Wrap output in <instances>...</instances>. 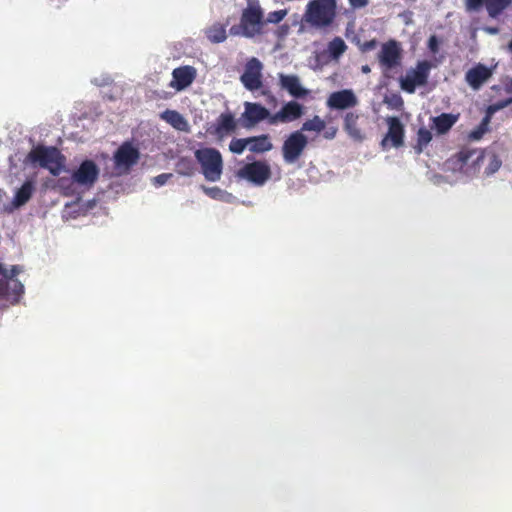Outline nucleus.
<instances>
[{
	"label": "nucleus",
	"instance_id": "obj_20",
	"mask_svg": "<svg viewBox=\"0 0 512 512\" xmlns=\"http://www.w3.org/2000/svg\"><path fill=\"white\" fill-rule=\"evenodd\" d=\"M172 76L173 81L170 86L181 91L192 84L196 76V70L192 66H183L174 69Z\"/></svg>",
	"mask_w": 512,
	"mask_h": 512
},
{
	"label": "nucleus",
	"instance_id": "obj_8",
	"mask_svg": "<svg viewBox=\"0 0 512 512\" xmlns=\"http://www.w3.org/2000/svg\"><path fill=\"white\" fill-rule=\"evenodd\" d=\"M21 272L22 268L19 265H13L8 271L0 263V296L13 295L19 297L24 292L23 284L15 279Z\"/></svg>",
	"mask_w": 512,
	"mask_h": 512
},
{
	"label": "nucleus",
	"instance_id": "obj_39",
	"mask_svg": "<svg viewBox=\"0 0 512 512\" xmlns=\"http://www.w3.org/2000/svg\"><path fill=\"white\" fill-rule=\"evenodd\" d=\"M428 48L430 49V51H432L433 53H436L438 52V49H439V42H438V39L435 35H432L430 36L429 40H428Z\"/></svg>",
	"mask_w": 512,
	"mask_h": 512
},
{
	"label": "nucleus",
	"instance_id": "obj_11",
	"mask_svg": "<svg viewBox=\"0 0 512 512\" xmlns=\"http://www.w3.org/2000/svg\"><path fill=\"white\" fill-rule=\"evenodd\" d=\"M262 69L263 65L259 59L253 57L247 61L240 76V81L247 90L256 91L262 87Z\"/></svg>",
	"mask_w": 512,
	"mask_h": 512
},
{
	"label": "nucleus",
	"instance_id": "obj_13",
	"mask_svg": "<svg viewBox=\"0 0 512 512\" xmlns=\"http://www.w3.org/2000/svg\"><path fill=\"white\" fill-rule=\"evenodd\" d=\"M271 116L272 113H270V111L260 103L245 102L244 112L242 113L241 118L243 120V126L245 128H251L263 120H266L270 125Z\"/></svg>",
	"mask_w": 512,
	"mask_h": 512
},
{
	"label": "nucleus",
	"instance_id": "obj_24",
	"mask_svg": "<svg viewBox=\"0 0 512 512\" xmlns=\"http://www.w3.org/2000/svg\"><path fill=\"white\" fill-rule=\"evenodd\" d=\"M458 119L459 114L442 113L432 118V129H435L438 134H445L454 126Z\"/></svg>",
	"mask_w": 512,
	"mask_h": 512
},
{
	"label": "nucleus",
	"instance_id": "obj_19",
	"mask_svg": "<svg viewBox=\"0 0 512 512\" xmlns=\"http://www.w3.org/2000/svg\"><path fill=\"white\" fill-rule=\"evenodd\" d=\"M491 76L492 70L479 63L466 72L465 80L471 88L478 90Z\"/></svg>",
	"mask_w": 512,
	"mask_h": 512
},
{
	"label": "nucleus",
	"instance_id": "obj_35",
	"mask_svg": "<svg viewBox=\"0 0 512 512\" xmlns=\"http://www.w3.org/2000/svg\"><path fill=\"white\" fill-rule=\"evenodd\" d=\"M261 95L265 97L268 105H270L274 108L278 105V100H277L276 96L271 92V90L263 89L261 91Z\"/></svg>",
	"mask_w": 512,
	"mask_h": 512
},
{
	"label": "nucleus",
	"instance_id": "obj_46",
	"mask_svg": "<svg viewBox=\"0 0 512 512\" xmlns=\"http://www.w3.org/2000/svg\"><path fill=\"white\" fill-rule=\"evenodd\" d=\"M485 30L490 34H496L498 32V28L487 27Z\"/></svg>",
	"mask_w": 512,
	"mask_h": 512
},
{
	"label": "nucleus",
	"instance_id": "obj_14",
	"mask_svg": "<svg viewBox=\"0 0 512 512\" xmlns=\"http://www.w3.org/2000/svg\"><path fill=\"white\" fill-rule=\"evenodd\" d=\"M304 114V107L295 100L288 101L282 105L279 111L272 113L270 125L290 123L298 120Z\"/></svg>",
	"mask_w": 512,
	"mask_h": 512
},
{
	"label": "nucleus",
	"instance_id": "obj_23",
	"mask_svg": "<svg viewBox=\"0 0 512 512\" xmlns=\"http://www.w3.org/2000/svg\"><path fill=\"white\" fill-rule=\"evenodd\" d=\"M358 120L359 114L355 112H347L344 115L343 128L351 139L361 142L364 139V134L358 126Z\"/></svg>",
	"mask_w": 512,
	"mask_h": 512
},
{
	"label": "nucleus",
	"instance_id": "obj_4",
	"mask_svg": "<svg viewBox=\"0 0 512 512\" xmlns=\"http://www.w3.org/2000/svg\"><path fill=\"white\" fill-rule=\"evenodd\" d=\"M194 155L201 166L205 179L210 182L219 181L223 172L221 153L215 148L206 147L197 149Z\"/></svg>",
	"mask_w": 512,
	"mask_h": 512
},
{
	"label": "nucleus",
	"instance_id": "obj_2",
	"mask_svg": "<svg viewBox=\"0 0 512 512\" xmlns=\"http://www.w3.org/2000/svg\"><path fill=\"white\" fill-rule=\"evenodd\" d=\"M265 25L264 10L259 0H247V6L242 10L239 24L233 25L229 33L232 36L254 38L263 33Z\"/></svg>",
	"mask_w": 512,
	"mask_h": 512
},
{
	"label": "nucleus",
	"instance_id": "obj_38",
	"mask_svg": "<svg viewBox=\"0 0 512 512\" xmlns=\"http://www.w3.org/2000/svg\"><path fill=\"white\" fill-rule=\"evenodd\" d=\"M473 154V151L472 150H461L457 157H458V160L460 162H462L463 164H466L468 162V160L470 159V157L472 156Z\"/></svg>",
	"mask_w": 512,
	"mask_h": 512
},
{
	"label": "nucleus",
	"instance_id": "obj_10",
	"mask_svg": "<svg viewBox=\"0 0 512 512\" xmlns=\"http://www.w3.org/2000/svg\"><path fill=\"white\" fill-rule=\"evenodd\" d=\"M140 153L130 142H124L114 153L115 168L120 173H128L137 164Z\"/></svg>",
	"mask_w": 512,
	"mask_h": 512
},
{
	"label": "nucleus",
	"instance_id": "obj_9",
	"mask_svg": "<svg viewBox=\"0 0 512 512\" xmlns=\"http://www.w3.org/2000/svg\"><path fill=\"white\" fill-rule=\"evenodd\" d=\"M237 176L261 186L271 177V169L265 161H254L245 164L237 172Z\"/></svg>",
	"mask_w": 512,
	"mask_h": 512
},
{
	"label": "nucleus",
	"instance_id": "obj_1",
	"mask_svg": "<svg viewBox=\"0 0 512 512\" xmlns=\"http://www.w3.org/2000/svg\"><path fill=\"white\" fill-rule=\"evenodd\" d=\"M337 8L324 0H310L301 19L300 31L308 29L326 31L336 19Z\"/></svg>",
	"mask_w": 512,
	"mask_h": 512
},
{
	"label": "nucleus",
	"instance_id": "obj_30",
	"mask_svg": "<svg viewBox=\"0 0 512 512\" xmlns=\"http://www.w3.org/2000/svg\"><path fill=\"white\" fill-rule=\"evenodd\" d=\"M325 126V121L322 120L319 116L315 115L312 119L303 123L300 131L302 133L303 131H314L319 133L324 130Z\"/></svg>",
	"mask_w": 512,
	"mask_h": 512
},
{
	"label": "nucleus",
	"instance_id": "obj_16",
	"mask_svg": "<svg viewBox=\"0 0 512 512\" xmlns=\"http://www.w3.org/2000/svg\"><path fill=\"white\" fill-rule=\"evenodd\" d=\"M278 85L295 99H305L310 91L303 87L300 78L295 74L278 73Z\"/></svg>",
	"mask_w": 512,
	"mask_h": 512
},
{
	"label": "nucleus",
	"instance_id": "obj_6",
	"mask_svg": "<svg viewBox=\"0 0 512 512\" xmlns=\"http://www.w3.org/2000/svg\"><path fill=\"white\" fill-rule=\"evenodd\" d=\"M378 62L383 74L389 77V72L400 67L402 63L400 43L393 39L383 43L378 53Z\"/></svg>",
	"mask_w": 512,
	"mask_h": 512
},
{
	"label": "nucleus",
	"instance_id": "obj_31",
	"mask_svg": "<svg viewBox=\"0 0 512 512\" xmlns=\"http://www.w3.org/2000/svg\"><path fill=\"white\" fill-rule=\"evenodd\" d=\"M432 140L431 132L426 128H420L417 133V146L419 147L418 151L421 152L422 148Z\"/></svg>",
	"mask_w": 512,
	"mask_h": 512
},
{
	"label": "nucleus",
	"instance_id": "obj_44",
	"mask_svg": "<svg viewBox=\"0 0 512 512\" xmlns=\"http://www.w3.org/2000/svg\"><path fill=\"white\" fill-rule=\"evenodd\" d=\"M277 32H278V35H279L280 37H284V36H286V35L288 34V32H289V26H288L287 24L281 25V26H279V28H278V31H277Z\"/></svg>",
	"mask_w": 512,
	"mask_h": 512
},
{
	"label": "nucleus",
	"instance_id": "obj_37",
	"mask_svg": "<svg viewBox=\"0 0 512 512\" xmlns=\"http://www.w3.org/2000/svg\"><path fill=\"white\" fill-rule=\"evenodd\" d=\"M172 176L170 173H162L158 176H156L153 181L156 186H162L164 185L168 179Z\"/></svg>",
	"mask_w": 512,
	"mask_h": 512
},
{
	"label": "nucleus",
	"instance_id": "obj_26",
	"mask_svg": "<svg viewBox=\"0 0 512 512\" xmlns=\"http://www.w3.org/2000/svg\"><path fill=\"white\" fill-rule=\"evenodd\" d=\"M273 148L268 134L248 137V149L253 153H265Z\"/></svg>",
	"mask_w": 512,
	"mask_h": 512
},
{
	"label": "nucleus",
	"instance_id": "obj_29",
	"mask_svg": "<svg viewBox=\"0 0 512 512\" xmlns=\"http://www.w3.org/2000/svg\"><path fill=\"white\" fill-rule=\"evenodd\" d=\"M195 171L193 161L188 157L180 158L176 163V172L183 176H192Z\"/></svg>",
	"mask_w": 512,
	"mask_h": 512
},
{
	"label": "nucleus",
	"instance_id": "obj_33",
	"mask_svg": "<svg viewBox=\"0 0 512 512\" xmlns=\"http://www.w3.org/2000/svg\"><path fill=\"white\" fill-rule=\"evenodd\" d=\"M248 146V138L232 139L229 144V150L235 154H242Z\"/></svg>",
	"mask_w": 512,
	"mask_h": 512
},
{
	"label": "nucleus",
	"instance_id": "obj_5",
	"mask_svg": "<svg viewBox=\"0 0 512 512\" xmlns=\"http://www.w3.org/2000/svg\"><path fill=\"white\" fill-rule=\"evenodd\" d=\"M431 63L427 60L419 61L416 67L407 71L400 77L399 83L403 91L413 94L418 86H424L428 82Z\"/></svg>",
	"mask_w": 512,
	"mask_h": 512
},
{
	"label": "nucleus",
	"instance_id": "obj_21",
	"mask_svg": "<svg viewBox=\"0 0 512 512\" xmlns=\"http://www.w3.org/2000/svg\"><path fill=\"white\" fill-rule=\"evenodd\" d=\"M388 125V133L381 141V146L385 149L388 140H391L394 147L402 146L404 142V127L401 121L397 117H390L388 118Z\"/></svg>",
	"mask_w": 512,
	"mask_h": 512
},
{
	"label": "nucleus",
	"instance_id": "obj_45",
	"mask_svg": "<svg viewBox=\"0 0 512 512\" xmlns=\"http://www.w3.org/2000/svg\"><path fill=\"white\" fill-rule=\"evenodd\" d=\"M361 71H362V73H364V74H368V73H370V72H371V68H370L368 65H363V66L361 67Z\"/></svg>",
	"mask_w": 512,
	"mask_h": 512
},
{
	"label": "nucleus",
	"instance_id": "obj_48",
	"mask_svg": "<svg viewBox=\"0 0 512 512\" xmlns=\"http://www.w3.org/2000/svg\"><path fill=\"white\" fill-rule=\"evenodd\" d=\"M508 49L512 53V40L508 44Z\"/></svg>",
	"mask_w": 512,
	"mask_h": 512
},
{
	"label": "nucleus",
	"instance_id": "obj_25",
	"mask_svg": "<svg viewBox=\"0 0 512 512\" xmlns=\"http://www.w3.org/2000/svg\"><path fill=\"white\" fill-rule=\"evenodd\" d=\"M34 192H35L34 181L26 180L15 193V196L12 200L13 207L19 208V207L25 205L31 199Z\"/></svg>",
	"mask_w": 512,
	"mask_h": 512
},
{
	"label": "nucleus",
	"instance_id": "obj_42",
	"mask_svg": "<svg viewBox=\"0 0 512 512\" xmlns=\"http://www.w3.org/2000/svg\"><path fill=\"white\" fill-rule=\"evenodd\" d=\"M203 190L211 198H216L221 192V190L218 187H212V188L203 187Z\"/></svg>",
	"mask_w": 512,
	"mask_h": 512
},
{
	"label": "nucleus",
	"instance_id": "obj_28",
	"mask_svg": "<svg viewBox=\"0 0 512 512\" xmlns=\"http://www.w3.org/2000/svg\"><path fill=\"white\" fill-rule=\"evenodd\" d=\"M347 49V45L341 37L333 38L328 44V52L334 59H338Z\"/></svg>",
	"mask_w": 512,
	"mask_h": 512
},
{
	"label": "nucleus",
	"instance_id": "obj_47",
	"mask_svg": "<svg viewBox=\"0 0 512 512\" xmlns=\"http://www.w3.org/2000/svg\"><path fill=\"white\" fill-rule=\"evenodd\" d=\"M324 1L337 8V0H324Z\"/></svg>",
	"mask_w": 512,
	"mask_h": 512
},
{
	"label": "nucleus",
	"instance_id": "obj_36",
	"mask_svg": "<svg viewBox=\"0 0 512 512\" xmlns=\"http://www.w3.org/2000/svg\"><path fill=\"white\" fill-rule=\"evenodd\" d=\"M386 103H388L393 108L399 109L403 106V99L400 95L394 94L389 100H386Z\"/></svg>",
	"mask_w": 512,
	"mask_h": 512
},
{
	"label": "nucleus",
	"instance_id": "obj_27",
	"mask_svg": "<svg viewBox=\"0 0 512 512\" xmlns=\"http://www.w3.org/2000/svg\"><path fill=\"white\" fill-rule=\"evenodd\" d=\"M229 24V20L226 23H214L208 29H206L205 34L207 39L211 43H222L227 39L226 27Z\"/></svg>",
	"mask_w": 512,
	"mask_h": 512
},
{
	"label": "nucleus",
	"instance_id": "obj_3",
	"mask_svg": "<svg viewBox=\"0 0 512 512\" xmlns=\"http://www.w3.org/2000/svg\"><path fill=\"white\" fill-rule=\"evenodd\" d=\"M28 160L58 176L64 170L66 158L56 147L39 145L29 152Z\"/></svg>",
	"mask_w": 512,
	"mask_h": 512
},
{
	"label": "nucleus",
	"instance_id": "obj_41",
	"mask_svg": "<svg viewBox=\"0 0 512 512\" xmlns=\"http://www.w3.org/2000/svg\"><path fill=\"white\" fill-rule=\"evenodd\" d=\"M353 9H361L369 4V0H348Z\"/></svg>",
	"mask_w": 512,
	"mask_h": 512
},
{
	"label": "nucleus",
	"instance_id": "obj_15",
	"mask_svg": "<svg viewBox=\"0 0 512 512\" xmlns=\"http://www.w3.org/2000/svg\"><path fill=\"white\" fill-rule=\"evenodd\" d=\"M237 129V120L234 114L230 111L221 113L215 122L208 129V132L215 136L218 140L234 133Z\"/></svg>",
	"mask_w": 512,
	"mask_h": 512
},
{
	"label": "nucleus",
	"instance_id": "obj_17",
	"mask_svg": "<svg viewBox=\"0 0 512 512\" xmlns=\"http://www.w3.org/2000/svg\"><path fill=\"white\" fill-rule=\"evenodd\" d=\"M99 168L92 160H84L72 174L75 183L84 186H92L98 179Z\"/></svg>",
	"mask_w": 512,
	"mask_h": 512
},
{
	"label": "nucleus",
	"instance_id": "obj_18",
	"mask_svg": "<svg viewBox=\"0 0 512 512\" xmlns=\"http://www.w3.org/2000/svg\"><path fill=\"white\" fill-rule=\"evenodd\" d=\"M358 99L350 89L333 92L327 99V106L334 110H346L355 107Z\"/></svg>",
	"mask_w": 512,
	"mask_h": 512
},
{
	"label": "nucleus",
	"instance_id": "obj_34",
	"mask_svg": "<svg viewBox=\"0 0 512 512\" xmlns=\"http://www.w3.org/2000/svg\"><path fill=\"white\" fill-rule=\"evenodd\" d=\"M490 121V117L487 115L484 117V119L482 120V122L480 123V125L478 126L477 129L473 130L471 133H470V138L473 139V140H479L482 138L483 134L487 131V125Z\"/></svg>",
	"mask_w": 512,
	"mask_h": 512
},
{
	"label": "nucleus",
	"instance_id": "obj_40",
	"mask_svg": "<svg viewBox=\"0 0 512 512\" xmlns=\"http://www.w3.org/2000/svg\"><path fill=\"white\" fill-rule=\"evenodd\" d=\"M378 42L376 39H372V40H369V41H365L362 45H361V50L363 52H368V51H371L373 49L376 48Z\"/></svg>",
	"mask_w": 512,
	"mask_h": 512
},
{
	"label": "nucleus",
	"instance_id": "obj_43",
	"mask_svg": "<svg viewBox=\"0 0 512 512\" xmlns=\"http://www.w3.org/2000/svg\"><path fill=\"white\" fill-rule=\"evenodd\" d=\"M511 103H512V98L503 100L500 103L496 104L494 107L490 106L489 107V111L493 112V111H495L497 109L504 108V107L510 105Z\"/></svg>",
	"mask_w": 512,
	"mask_h": 512
},
{
	"label": "nucleus",
	"instance_id": "obj_22",
	"mask_svg": "<svg viewBox=\"0 0 512 512\" xmlns=\"http://www.w3.org/2000/svg\"><path fill=\"white\" fill-rule=\"evenodd\" d=\"M160 119L165 121L175 130L180 132H190V125L187 119L178 111L166 109L160 113Z\"/></svg>",
	"mask_w": 512,
	"mask_h": 512
},
{
	"label": "nucleus",
	"instance_id": "obj_12",
	"mask_svg": "<svg viewBox=\"0 0 512 512\" xmlns=\"http://www.w3.org/2000/svg\"><path fill=\"white\" fill-rule=\"evenodd\" d=\"M511 3L512 0H464L467 12H478L485 7L491 18H498Z\"/></svg>",
	"mask_w": 512,
	"mask_h": 512
},
{
	"label": "nucleus",
	"instance_id": "obj_32",
	"mask_svg": "<svg viewBox=\"0 0 512 512\" xmlns=\"http://www.w3.org/2000/svg\"><path fill=\"white\" fill-rule=\"evenodd\" d=\"M287 14V9L272 11L268 13L267 17L264 18V21H266V24H278L287 16Z\"/></svg>",
	"mask_w": 512,
	"mask_h": 512
},
{
	"label": "nucleus",
	"instance_id": "obj_7",
	"mask_svg": "<svg viewBox=\"0 0 512 512\" xmlns=\"http://www.w3.org/2000/svg\"><path fill=\"white\" fill-rule=\"evenodd\" d=\"M307 145L308 139L301 131L290 133L284 140L281 149L284 162L295 163L302 156Z\"/></svg>",
	"mask_w": 512,
	"mask_h": 512
}]
</instances>
